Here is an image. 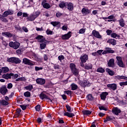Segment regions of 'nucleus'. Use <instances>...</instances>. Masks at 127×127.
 Here are the masks:
<instances>
[{"label": "nucleus", "instance_id": "33", "mask_svg": "<svg viewBox=\"0 0 127 127\" xmlns=\"http://www.w3.org/2000/svg\"><path fill=\"white\" fill-rule=\"evenodd\" d=\"M111 36L113 38H116V37H118V38H120L121 37V36H120V35H118L116 33H112L111 35Z\"/></svg>", "mask_w": 127, "mask_h": 127}, {"label": "nucleus", "instance_id": "15", "mask_svg": "<svg viewBox=\"0 0 127 127\" xmlns=\"http://www.w3.org/2000/svg\"><path fill=\"white\" fill-rule=\"evenodd\" d=\"M109 95V93L107 92H103L101 94V98L102 100H106V98H107V96Z\"/></svg>", "mask_w": 127, "mask_h": 127}, {"label": "nucleus", "instance_id": "48", "mask_svg": "<svg viewBox=\"0 0 127 127\" xmlns=\"http://www.w3.org/2000/svg\"><path fill=\"white\" fill-rule=\"evenodd\" d=\"M64 94H66V95H71L72 94V91L67 90V91H64Z\"/></svg>", "mask_w": 127, "mask_h": 127}, {"label": "nucleus", "instance_id": "51", "mask_svg": "<svg viewBox=\"0 0 127 127\" xmlns=\"http://www.w3.org/2000/svg\"><path fill=\"white\" fill-rule=\"evenodd\" d=\"M85 68L89 70V69H92V65H86L85 66Z\"/></svg>", "mask_w": 127, "mask_h": 127}, {"label": "nucleus", "instance_id": "32", "mask_svg": "<svg viewBox=\"0 0 127 127\" xmlns=\"http://www.w3.org/2000/svg\"><path fill=\"white\" fill-rule=\"evenodd\" d=\"M82 113L84 115H91L92 114V112L89 110H84L82 111Z\"/></svg>", "mask_w": 127, "mask_h": 127}, {"label": "nucleus", "instance_id": "20", "mask_svg": "<svg viewBox=\"0 0 127 127\" xmlns=\"http://www.w3.org/2000/svg\"><path fill=\"white\" fill-rule=\"evenodd\" d=\"M70 87L72 91H75V90H77L78 89V85L75 83H72Z\"/></svg>", "mask_w": 127, "mask_h": 127}, {"label": "nucleus", "instance_id": "23", "mask_svg": "<svg viewBox=\"0 0 127 127\" xmlns=\"http://www.w3.org/2000/svg\"><path fill=\"white\" fill-rule=\"evenodd\" d=\"M42 5H43V7H44V8H46V9H48L51 7V5H50L48 3L42 4Z\"/></svg>", "mask_w": 127, "mask_h": 127}, {"label": "nucleus", "instance_id": "56", "mask_svg": "<svg viewBox=\"0 0 127 127\" xmlns=\"http://www.w3.org/2000/svg\"><path fill=\"white\" fill-rule=\"evenodd\" d=\"M7 12L8 13V15H11V14H13V11L8 10V11H7Z\"/></svg>", "mask_w": 127, "mask_h": 127}, {"label": "nucleus", "instance_id": "38", "mask_svg": "<svg viewBox=\"0 0 127 127\" xmlns=\"http://www.w3.org/2000/svg\"><path fill=\"white\" fill-rule=\"evenodd\" d=\"M65 107L67 112H69V113L72 112V108H71V107H70L69 105H66Z\"/></svg>", "mask_w": 127, "mask_h": 127}, {"label": "nucleus", "instance_id": "28", "mask_svg": "<svg viewBox=\"0 0 127 127\" xmlns=\"http://www.w3.org/2000/svg\"><path fill=\"white\" fill-rule=\"evenodd\" d=\"M40 49H41L42 50L43 49H45V47H46V42L40 44Z\"/></svg>", "mask_w": 127, "mask_h": 127}, {"label": "nucleus", "instance_id": "10", "mask_svg": "<svg viewBox=\"0 0 127 127\" xmlns=\"http://www.w3.org/2000/svg\"><path fill=\"white\" fill-rule=\"evenodd\" d=\"M108 88H110L112 90H113V91H115V90H117V84L115 83L113 84H109L107 85Z\"/></svg>", "mask_w": 127, "mask_h": 127}, {"label": "nucleus", "instance_id": "29", "mask_svg": "<svg viewBox=\"0 0 127 127\" xmlns=\"http://www.w3.org/2000/svg\"><path fill=\"white\" fill-rule=\"evenodd\" d=\"M67 4H68V2H62L59 4V6L61 8H63V7H65V6H66V5H67Z\"/></svg>", "mask_w": 127, "mask_h": 127}, {"label": "nucleus", "instance_id": "30", "mask_svg": "<svg viewBox=\"0 0 127 127\" xmlns=\"http://www.w3.org/2000/svg\"><path fill=\"white\" fill-rule=\"evenodd\" d=\"M4 17H3L2 15L0 14V20H1L3 22H8V20Z\"/></svg>", "mask_w": 127, "mask_h": 127}, {"label": "nucleus", "instance_id": "27", "mask_svg": "<svg viewBox=\"0 0 127 127\" xmlns=\"http://www.w3.org/2000/svg\"><path fill=\"white\" fill-rule=\"evenodd\" d=\"M106 53H115V51L112 50L111 48H106Z\"/></svg>", "mask_w": 127, "mask_h": 127}, {"label": "nucleus", "instance_id": "50", "mask_svg": "<svg viewBox=\"0 0 127 127\" xmlns=\"http://www.w3.org/2000/svg\"><path fill=\"white\" fill-rule=\"evenodd\" d=\"M35 110L37 112H39L40 111V105H38L35 107Z\"/></svg>", "mask_w": 127, "mask_h": 127}, {"label": "nucleus", "instance_id": "64", "mask_svg": "<svg viewBox=\"0 0 127 127\" xmlns=\"http://www.w3.org/2000/svg\"><path fill=\"white\" fill-rule=\"evenodd\" d=\"M8 89H11L12 88V84L9 83L7 85Z\"/></svg>", "mask_w": 127, "mask_h": 127}, {"label": "nucleus", "instance_id": "4", "mask_svg": "<svg viewBox=\"0 0 127 127\" xmlns=\"http://www.w3.org/2000/svg\"><path fill=\"white\" fill-rule=\"evenodd\" d=\"M36 39H37V40H38V42H40V43H43V42L47 41L44 37L41 35H38L36 37Z\"/></svg>", "mask_w": 127, "mask_h": 127}, {"label": "nucleus", "instance_id": "47", "mask_svg": "<svg viewBox=\"0 0 127 127\" xmlns=\"http://www.w3.org/2000/svg\"><path fill=\"white\" fill-rule=\"evenodd\" d=\"M119 22H120V25H121L122 27H124V26H125V23L124 22L123 20H120Z\"/></svg>", "mask_w": 127, "mask_h": 127}, {"label": "nucleus", "instance_id": "16", "mask_svg": "<svg viewBox=\"0 0 127 127\" xmlns=\"http://www.w3.org/2000/svg\"><path fill=\"white\" fill-rule=\"evenodd\" d=\"M40 98L42 100H44V99H46V100H50L49 97L48 96H47L46 95H45V94H44V93H41L40 95Z\"/></svg>", "mask_w": 127, "mask_h": 127}, {"label": "nucleus", "instance_id": "46", "mask_svg": "<svg viewBox=\"0 0 127 127\" xmlns=\"http://www.w3.org/2000/svg\"><path fill=\"white\" fill-rule=\"evenodd\" d=\"M58 59L60 61H61L62 60H64V59H65V57H64V56L63 55H61L58 57Z\"/></svg>", "mask_w": 127, "mask_h": 127}, {"label": "nucleus", "instance_id": "3", "mask_svg": "<svg viewBox=\"0 0 127 127\" xmlns=\"http://www.w3.org/2000/svg\"><path fill=\"white\" fill-rule=\"evenodd\" d=\"M9 46L13 49H18L20 46V43L18 42H10L9 43Z\"/></svg>", "mask_w": 127, "mask_h": 127}, {"label": "nucleus", "instance_id": "54", "mask_svg": "<svg viewBox=\"0 0 127 127\" xmlns=\"http://www.w3.org/2000/svg\"><path fill=\"white\" fill-rule=\"evenodd\" d=\"M20 108H21V109L24 111V110H25L26 109V107L27 106L25 105H20Z\"/></svg>", "mask_w": 127, "mask_h": 127}, {"label": "nucleus", "instance_id": "22", "mask_svg": "<svg viewBox=\"0 0 127 127\" xmlns=\"http://www.w3.org/2000/svg\"><path fill=\"white\" fill-rule=\"evenodd\" d=\"M2 78H3L4 79H10V78H11V73H7L6 74H3L2 75Z\"/></svg>", "mask_w": 127, "mask_h": 127}, {"label": "nucleus", "instance_id": "8", "mask_svg": "<svg viewBox=\"0 0 127 127\" xmlns=\"http://www.w3.org/2000/svg\"><path fill=\"white\" fill-rule=\"evenodd\" d=\"M7 92V89L5 86H2L0 88V93L3 95H4L6 94Z\"/></svg>", "mask_w": 127, "mask_h": 127}, {"label": "nucleus", "instance_id": "44", "mask_svg": "<svg viewBox=\"0 0 127 127\" xmlns=\"http://www.w3.org/2000/svg\"><path fill=\"white\" fill-rule=\"evenodd\" d=\"M108 64H115V60L114 59H111L109 60Z\"/></svg>", "mask_w": 127, "mask_h": 127}, {"label": "nucleus", "instance_id": "21", "mask_svg": "<svg viewBox=\"0 0 127 127\" xmlns=\"http://www.w3.org/2000/svg\"><path fill=\"white\" fill-rule=\"evenodd\" d=\"M106 72H107V73H108L109 75H110V76H114V74H115V72H114V71L110 69V68H106Z\"/></svg>", "mask_w": 127, "mask_h": 127}, {"label": "nucleus", "instance_id": "42", "mask_svg": "<svg viewBox=\"0 0 127 127\" xmlns=\"http://www.w3.org/2000/svg\"><path fill=\"white\" fill-rule=\"evenodd\" d=\"M24 96H25V97H26L27 98H28V97H30V92L28 91L25 92L24 93Z\"/></svg>", "mask_w": 127, "mask_h": 127}, {"label": "nucleus", "instance_id": "5", "mask_svg": "<svg viewBox=\"0 0 127 127\" xmlns=\"http://www.w3.org/2000/svg\"><path fill=\"white\" fill-rule=\"evenodd\" d=\"M79 84L82 87H90L91 86V83L88 80L80 81Z\"/></svg>", "mask_w": 127, "mask_h": 127}, {"label": "nucleus", "instance_id": "25", "mask_svg": "<svg viewBox=\"0 0 127 127\" xmlns=\"http://www.w3.org/2000/svg\"><path fill=\"white\" fill-rule=\"evenodd\" d=\"M36 17L34 14H32L30 16L28 17V19L30 20V21H33L34 19H35Z\"/></svg>", "mask_w": 127, "mask_h": 127}, {"label": "nucleus", "instance_id": "14", "mask_svg": "<svg viewBox=\"0 0 127 127\" xmlns=\"http://www.w3.org/2000/svg\"><path fill=\"white\" fill-rule=\"evenodd\" d=\"M107 43H111V44H112V45H117V40H115V39H109L107 41Z\"/></svg>", "mask_w": 127, "mask_h": 127}, {"label": "nucleus", "instance_id": "60", "mask_svg": "<svg viewBox=\"0 0 127 127\" xmlns=\"http://www.w3.org/2000/svg\"><path fill=\"white\" fill-rule=\"evenodd\" d=\"M122 79L123 80H127V77L124 75H121V79L122 80Z\"/></svg>", "mask_w": 127, "mask_h": 127}, {"label": "nucleus", "instance_id": "62", "mask_svg": "<svg viewBox=\"0 0 127 127\" xmlns=\"http://www.w3.org/2000/svg\"><path fill=\"white\" fill-rule=\"evenodd\" d=\"M22 29L25 32H28V29H27V28L25 27H23Z\"/></svg>", "mask_w": 127, "mask_h": 127}, {"label": "nucleus", "instance_id": "7", "mask_svg": "<svg viewBox=\"0 0 127 127\" xmlns=\"http://www.w3.org/2000/svg\"><path fill=\"white\" fill-rule=\"evenodd\" d=\"M92 35L96 38H102V36L100 35V33L96 30H93L92 31Z\"/></svg>", "mask_w": 127, "mask_h": 127}, {"label": "nucleus", "instance_id": "59", "mask_svg": "<svg viewBox=\"0 0 127 127\" xmlns=\"http://www.w3.org/2000/svg\"><path fill=\"white\" fill-rule=\"evenodd\" d=\"M63 30H67L68 29V27L67 26L64 25L62 27Z\"/></svg>", "mask_w": 127, "mask_h": 127}, {"label": "nucleus", "instance_id": "58", "mask_svg": "<svg viewBox=\"0 0 127 127\" xmlns=\"http://www.w3.org/2000/svg\"><path fill=\"white\" fill-rule=\"evenodd\" d=\"M61 15H62V13H61V12H58L56 13L57 17H60Z\"/></svg>", "mask_w": 127, "mask_h": 127}, {"label": "nucleus", "instance_id": "57", "mask_svg": "<svg viewBox=\"0 0 127 127\" xmlns=\"http://www.w3.org/2000/svg\"><path fill=\"white\" fill-rule=\"evenodd\" d=\"M42 69H43V67H35L36 71H39V70H42Z\"/></svg>", "mask_w": 127, "mask_h": 127}, {"label": "nucleus", "instance_id": "24", "mask_svg": "<svg viewBox=\"0 0 127 127\" xmlns=\"http://www.w3.org/2000/svg\"><path fill=\"white\" fill-rule=\"evenodd\" d=\"M2 35L4 36L5 35L6 36H7L8 37H12V35L11 33H9V32H4L2 33Z\"/></svg>", "mask_w": 127, "mask_h": 127}, {"label": "nucleus", "instance_id": "11", "mask_svg": "<svg viewBox=\"0 0 127 127\" xmlns=\"http://www.w3.org/2000/svg\"><path fill=\"white\" fill-rule=\"evenodd\" d=\"M37 84L40 85H44L45 84V79L43 78H38L36 79Z\"/></svg>", "mask_w": 127, "mask_h": 127}, {"label": "nucleus", "instance_id": "12", "mask_svg": "<svg viewBox=\"0 0 127 127\" xmlns=\"http://www.w3.org/2000/svg\"><path fill=\"white\" fill-rule=\"evenodd\" d=\"M70 33L71 32H68L67 34L63 35L62 36V39H64V40L69 39V38L71 37V35H70Z\"/></svg>", "mask_w": 127, "mask_h": 127}, {"label": "nucleus", "instance_id": "45", "mask_svg": "<svg viewBox=\"0 0 127 127\" xmlns=\"http://www.w3.org/2000/svg\"><path fill=\"white\" fill-rule=\"evenodd\" d=\"M40 13H41V12H40L39 11L35 12V13L34 14V15H35V17H36V18L37 17H38V16H39V15L40 14Z\"/></svg>", "mask_w": 127, "mask_h": 127}, {"label": "nucleus", "instance_id": "2", "mask_svg": "<svg viewBox=\"0 0 127 127\" xmlns=\"http://www.w3.org/2000/svg\"><path fill=\"white\" fill-rule=\"evenodd\" d=\"M70 67L73 75L76 77H79V70L76 68L75 64H70Z\"/></svg>", "mask_w": 127, "mask_h": 127}, {"label": "nucleus", "instance_id": "35", "mask_svg": "<svg viewBox=\"0 0 127 127\" xmlns=\"http://www.w3.org/2000/svg\"><path fill=\"white\" fill-rule=\"evenodd\" d=\"M87 99L88 101H93V100H94V97L92 94H88L87 95Z\"/></svg>", "mask_w": 127, "mask_h": 127}, {"label": "nucleus", "instance_id": "63", "mask_svg": "<svg viewBox=\"0 0 127 127\" xmlns=\"http://www.w3.org/2000/svg\"><path fill=\"white\" fill-rule=\"evenodd\" d=\"M115 78L116 79V80H121V75L115 76Z\"/></svg>", "mask_w": 127, "mask_h": 127}, {"label": "nucleus", "instance_id": "39", "mask_svg": "<svg viewBox=\"0 0 127 127\" xmlns=\"http://www.w3.org/2000/svg\"><path fill=\"white\" fill-rule=\"evenodd\" d=\"M25 89H26L28 91H31L32 89H33V86L32 85H28L25 87Z\"/></svg>", "mask_w": 127, "mask_h": 127}, {"label": "nucleus", "instance_id": "55", "mask_svg": "<svg viewBox=\"0 0 127 127\" xmlns=\"http://www.w3.org/2000/svg\"><path fill=\"white\" fill-rule=\"evenodd\" d=\"M108 67H110L111 68H116V65L115 64H108Z\"/></svg>", "mask_w": 127, "mask_h": 127}, {"label": "nucleus", "instance_id": "26", "mask_svg": "<svg viewBox=\"0 0 127 127\" xmlns=\"http://www.w3.org/2000/svg\"><path fill=\"white\" fill-rule=\"evenodd\" d=\"M116 59L118 62V64H124V63H123V60L122 59V57H117Z\"/></svg>", "mask_w": 127, "mask_h": 127}, {"label": "nucleus", "instance_id": "49", "mask_svg": "<svg viewBox=\"0 0 127 127\" xmlns=\"http://www.w3.org/2000/svg\"><path fill=\"white\" fill-rule=\"evenodd\" d=\"M85 31H86V29H81L79 31V33L80 34H83V33H85Z\"/></svg>", "mask_w": 127, "mask_h": 127}, {"label": "nucleus", "instance_id": "18", "mask_svg": "<svg viewBox=\"0 0 127 127\" xmlns=\"http://www.w3.org/2000/svg\"><path fill=\"white\" fill-rule=\"evenodd\" d=\"M64 116H66V117H68V118H73V117H74L75 115L74 113L65 112L64 113Z\"/></svg>", "mask_w": 127, "mask_h": 127}, {"label": "nucleus", "instance_id": "53", "mask_svg": "<svg viewBox=\"0 0 127 127\" xmlns=\"http://www.w3.org/2000/svg\"><path fill=\"white\" fill-rule=\"evenodd\" d=\"M112 32H113V31L111 30H107L106 31V33H107V35H110V34H112Z\"/></svg>", "mask_w": 127, "mask_h": 127}, {"label": "nucleus", "instance_id": "6", "mask_svg": "<svg viewBox=\"0 0 127 127\" xmlns=\"http://www.w3.org/2000/svg\"><path fill=\"white\" fill-rule=\"evenodd\" d=\"M88 56L86 54L80 57V59L81 60V63H82V64H84V63H86V61L88 60Z\"/></svg>", "mask_w": 127, "mask_h": 127}, {"label": "nucleus", "instance_id": "34", "mask_svg": "<svg viewBox=\"0 0 127 127\" xmlns=\"http://www.w3.org/2000/svg\"><path fill=\"white\" fill-rule=\"evenodd\" d=\"M0 102V104H1V105H3V106H7V105H8V102L4 100H2Z\"/></svg>", "mask_w": 127, "mask_h": 127}, {"label": "nucleus", "instance_id": "19", "mask_svg": "<svg viewBox=\"0 0 127 127\" xmlns=\"http://www.w3.org/2000/svg\"><path fill=\"white\" fill-rule=\"evenodd\" d=\"M82 12L83 14H87L88 13H90L91 10H90L86 8H82Z\"/></svg>", "mask_w": 127, "mask_h": 127}, {"label": "nucleus", "instance_id": "41", "mask_svg": "<svg viewBox=\"0 0 127 127\" xmlns=\"http://www.w3.org/2000/svg\"><path fill=\"white\" fill-rule=\"evenodd\" d=\"M99 110H100V111H102V110L107 111L108 110L107 108L102 106H99Z\"/></svg>", "mask_w": 127, "mask_h": 127}, {"label": "nucleus", "instance_id": "40", "mask_svg": "<svg viewBox=\"0 0 127 127\" xmlns=\"http://www.w3.org/2000/svg\"><path fill=\"white\" fill-rule=\"evenodd\" d=\"M11 77H12V79H16V78H18V74L11 73Z\"/></svg>", "mask_w": 127, "mask_h": 127}, {"label": "nucleus", "instance_id": "36", "mask_svg": "<svg viewBox=\"0 0 127 127\" xmlns=\"http://www.w3.org/2000/svg\"><path fill=\"white\" fill-rule=\"evenodd\" d=\"M51 24L53 25V26H57V25H59V24H60V22H56V21L51 22Z\"/></svg>", "mask_w": 127, "mask_h": 127}, {"label": "nucleus", "instance_id": "37", "mask_svg": "<svg viewBox=\"0 0 127 127\" xmlns=\"http://www.w3.org/2000/svg\"><path fill=\"white\" fill-rule=\"evenodd\" d=\"M97 72L99 73H104V72H105V69L102 67H99L97 70Z\"/></svg>", "mask_w": 127, "mask_h": 127}, {"label": "nucleus", "instance_id": "43", "mask_svg": "<svg viewBox=\"0 0 127 127\" xmlns=\"http://www.w3.org/2000/svg\"><path fill=\"white\" fill-rule=\"evenodd\" d=\"M46 33L48 34V35H51L53 34V32L49 29H47L46 31Z\"/></svg>", "mask_w": 127, "mask_h": 127}, {"label": "nucleus", "instance_id": "17", "mask_svg": "<svg viewBox=\"0 0 127 127\" xmlns=\"http://www.w3.org/2000/svg\"><path fill=\"white\" fill-rule=\"evenodd\" d=\"M66 5H67V8L69 10L72 11L73 10V9H74V6L73 5V3H72L71 2H70L69 3H67V4H66Z\"/></svg>", "mask_w": 127, "mask_h": 127}, {"label": "nucleus", "instance_id": "1", "mask_svg": "<svg viewBox=\"0 0 127 127\" xmlns=\"http://www.w3.org/2000/svg\"><path fill=\"white\" fill-rule=\"evenodd\" d=\"M7 62H10V63H15V64H19V63H21V60L18 58L11 57L7 59Z\"/></svg>", "mask_w": 127, "mask_h": 127}, {"label": "nucleus", "instance_id": "61", "mask_svg": "<svg viewBox=\"0 0 127 127\" xmlns=\"http://www.w3.org/2000/svg\"><path fill=\"white\" fill-rule=\"evenodd\" d=\"M16 113L17 115H19L20 113H21V109H17L16 110Z\"/></svg>", "mask_w": 127, "mask_h": 127}, {"label": "nucleus", "instance_id": "52", "mask_svg": "<svg viewBox=\"0 0 127 127\" xmlns=\"http://www.w3.org/2000/svg\"><path fill=\"white\" fill-rule=\"evenodd\" d=\"M7 15H8V14L7 11L4 12L2 15V16H3L4 17H6V16H7Z\"/></svg>", "mask_w": 127, "mask_h": 127}, {"label": "nucleus", "instance_id": "31", "mask_svg": "<svg viewBox=\"0 0 127 127\" xmlns=\"http://www.w3.org/2000/svg\"><path fill=\"white\" fill-rule=\"evenodd\" d=\"M1 70H2V73H7V72H8V71H9V69L7 67H2Z\"/></svg>", "mask_w": 127, "mask_h": 127}, {"label": "nucleus", "instance_id": "9", "mask_svg": "<svg viewBox=\"0 0 127 127\" xmlns=\"http://www.w3.org/2000/svg\"><path fill=\"white\" fill-rule=\"evenodd\" d=\"M112 112L116 116H118L121 113V110L119 109L118 107H114L112 110Z\"/></svg>", "mask_w": 127, "mask_h": 127}, {"label": "nucleus", "instance_id": "13", "mask_svg": "<svg viewBox=\"0 0 127 127\" xmlns=\"http://www.w3.org/2000/svg\"><path fill=\"white\" fill-rule=\"evenodd\" d=\"M22 63H23V64H32V61L27 58H24L23 59Z\"/></svg>", "mask_w": 127, "mask_h": 127}]
</instances>
